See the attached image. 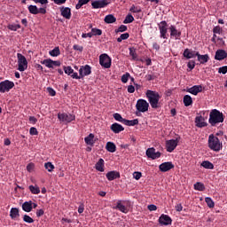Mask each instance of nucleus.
Instances as JSON below:
<instances>
[{"mask_svg": "<svg viewBox=\"0 0 227 227\" xmlns=\"http://www.w3.org/2000/svg\"><path fill=\"white\" fill-rule=\"evenodd\" d=\"M208 121L212 127H215L217 123H223L224 121V114L217 109H213L209 114Z\"/></svg>", "mask_w": 227, "mask_h": 227, "instance_id": "f257e3e1", "label": "nucleus"}, {"mask_svg": "<svg viewBox=\"0 0 227 227\" xmlns=\"http://www.w3.org/2000/svg\"><path fill=\"white\" fill-rule=\"evenodd\" d=\"M145 96L148 98L151 107H153V109H157L159 107V100H160V95H159V92L148 90Z\"/></svg>", "mask_w": 227, "mask_h": 227, "instance_id": "f03ea898", "label": "nucleus"}, {"mask_svg": "<svg viewBox=\"0 0 227 227\" xmlns=\"http://www.w3.org/2000/svg\"><path fill=\"white\" fill-rule=\"evenodd\" d=\"M207 145L208 148L213 150V152H220L221 148H223V144H221L219 138L214 136V134L209 135Z\"/></svg>", "mask_w": 227, "mask_h": 227, "instance_id": "7ed1b4c3", "label": "nucleus"}, {"mask_svg": "<svg viewBox=\"0 0 227 227\" xmlns=\"http://www.w3.org/2000/svg\"><path fill=\"white\" fill-rule=\"evenodd\" d=\"M148 107H150V104H148L146 100L138 99L136 104V115L141 116V113H146V111H148Z\"/></svg>", "mask_w": 227, "mask_h": 227, "instance_id": "20e7f679", "label": "nucleus"}, {"mask_svg": "<svg viewBox=\"0 0 227 227\" xmlns=\"http://www.w3.org/2000/svg\"><path fill=\"white\" fill-rule=\"evenodd\" d=\"M18 58V70L20 72H24V70H27V59L21 53H17Z\"/></svg>", "mask_w": 227, "mask_h": 227, "instance_id": "39448f33", "label": "nucleus"}, {"mask_svg": "<svg viewBox=\"0 0 227 227\" xmlns=\"http://www.w3.org/2000/svg\"><path fill=\"white\" fill-rule=\"evenodd\" d=\"M58 118L61 123H70L75 120V115L72 114L59 113Z\"/></svg>", "mask_w": 227, "mask_h": 227, "instance_id": "423d86ee", "label": "nucleus"}, {"mask_svg": "<svg viewBox=\"0 0 227 227\" xmlns=\"http://www.w3.org/2000/svg\"><path fill=\"white\" fill-rule=\"evenodd\" d=\"M99 65L103 67V68H111V57L106 53H103L99 56Z\"/></svg>", "mask_w": 227, "mask_h": 227, "instance_id": "0eeeda50", "label": "nucleus"}, {"mask_svg": "<svg viewBox=\"0 0 227 227\" xmlns=\"http://www.w3.org/2000/svg\"><path fill=\"white\" fill-rule=\"evenodd\" d=\"M15 86V83L13 82H10L8 80H5L4 82H0V93H6V91H10L12 88Z\"/></svg>", "mask_w": 227, "mask_h": 227, "instance_id": "6e6552de", "label": "nucleus"}, {"mask_svg": "<svg viewBox=\"0 0 227 227\" xmlns=\"http://www.w3.org/2000/svg\"><path fill=\"white\" fill-rule=\"evenodd\" d=\"M160 30V38L168 39V22L166 20L161 21L158 25Z\"/></svg>", "mask_w": 227, "mask_h": 227, "instance_id": "1a4fd4ad", "label": "nucleus"}, {"mask_svg": "<svg viewBox=\"0 0 227 227\" xmlns=\"http://www.w3.org/2000/svg\"><path fill=\"white\" fill-rule=\"evenodd\" d=\"M42 65H45L47 68H54V67H61V62L59 60H52L51 59H46L41 61Z\"/></svg>", "mask_w": 227, "mask_h": 227, "instance_id": "9d476101", "label": "nucleus"}, {"mask_svg": "<svg viewBox=\"0 0 227 227\" xmlns=\"http://www.w3.org/2000/svg\"><path fill=\"white\" fill-rule=\"evenodd\" d=\"M176 146H178V138L166 141V150L169 153H171V152H174Z\"/></svg>", "mask_w": 227, "mask_h": 227, "instance_id": "9b49d317", "label": "nucleus"}, {"mask_svg": "<svg viewBox=\"0 0 227 227\" xmlns=\"http://www.w3.org/2000/svg\"><path fill=\"white\" fill-rule=\"evenodd\" d=\"M146 156L149 159H152L153 160H155V159H159L160 157V152H156L155 148H148L145 152Z\"/></svg>", "mask_w": 227, "mask_h": 227, "instance_id": "f8f14e48", "label": "nucleus"}, {"mask_svg": "<svg viewBox=\"0 0 227 227\" xmlns=\"http://www.w3.org/2000/svg\"><path fill=\"white\" fill-rule=\"evenodd\" d=\"M170 38H175V40H180V36H182V31L176 29V27L171 25L169 27Z\"/></svg>", "mask_w": 227, "mask_h": 227, "instance_id": "ddd939ff", "label": "nucleus"}, {"mask_svg": "<svg viewBox=\"0 0 227 227\" xmlns=\"http://www.w3.org/2000/svg\"><path fill=\"white\" fill-rule=\"evenodd\" d=\"M173 168H175V165H173V162L171 161L163 162L159 166V169L162 173L170 171V169H173Z\"/></svg>", "mask_w": 227, "mask_h": 227, "instance_id": "4468645a", "label": "nucleus"}, {"mask_svg": "<svg viewBox=\"0 0 227 227\" xmlns=\"http://www.w3.org/2000/svg\"><path fill=\"white\" fill-rule=\"evenodd\" d=\"M160 224H162V226H168L173 223V220L169 215H161L159 218Z\"/></svg>", "mask_w": 227, "mask_h": 227, "instance_id": "2eb2a0df", "label": "nucleus"}, {"mask_svg": "<svg viewBox=\"0 0 227 227\" xmlns=\"http://www.w3.org/2000/svg\"><path fill=\"white\" fill-rule=\"evenodd\" d=\"M187 93H191L192 95H198V93H201L203 91V86L201 85H194L186 90Z\"/></svg>", "mask_w": 227, "mask_h": 227, "instance_id": "dca6fc26", "label": "nucleus"}, {"mask_svg": "<svg viewBox=\"0 0 227 227\" xmlns=\"http://www.w3.org/2000/svg\"><path fill=\"white\" fill-rule=\"evenodd\" d=\"M90 74H91V67H90L89 65L82 67L79 69V75H81L82 79V77H86V75H90Z\"/></svg>", "mask_w": 227, "mask_h": 227, "instance_id": "f3484780", "label": "nucleus"}, {"mask_svg": "<svg viewBox=\"0 0 227 227\" xmlns=\"http://www.w3.org/2000/svg\"><path fill=\"white\" fill-rule=\"evenodd\" d=\"M60 13L62 17H64V19H67V20L72 18V10L69 7H61Z\"/></svg>", "mask_w": 227, "mask_h": 227, "instance_id": "a211bd4d", "label": "nucleus"}, {"mask_svg": "<svg viewBox=\"0 0 227 227\" xmlns=\"http://www.w3.org/2000/svg\"><path fill=\"white\" fill-rule=\"evenodd\" d=\"M198 54H199L198 51L185 49L183 53V56H184V58H186V59H192V58H196V56H198Z\"/></svg>", "mask_w": 227, "mask_h": 227, "instance_id": "6ab92c4d", "label": "nucleus"}, {"mask_svg": "<svg viewBox=\"0 0 227 227\" xmlns=\"http://www.w3.org/2000/svg\"><path fill=\"white\" fill-rule=\"evenodd\" d=\"M227 58V52L224 50H217L215 51V59L217 61H223V59H225Z\"/></svg>", "mask_w": 227, "mask_h": 227, "instance_id": "aec40b11", "label": "nucleus"}, {"mask_svg": "<svg viewBox=\"0 0 227 227\" xmlns=\"http://www.w3.org/2000/svg\"><path fill=\"white\" fill-rule=\"evenodd\" d=\"M106 4L107 3L106 2V0H96L91 3V6L92 8H94V10H97L98 8H106Z\"/></svg>", "mask_w": 227, "mask_h": 227, "instance_id": "412c9836", "label": "nucleus"}, {"mask_svg": "<svg viewBox=\"0 0 227 227\" xmlns=\"http://www.w3.org/2000/svg\"><path fill=\"white\" fill-rule=\"evenodd\" d=\"M195 125L201 129L203 127H207V122H205V118L201 115H199L195 118Z\"/></svg>", "mask_w": 227, "mask_h": 227, "instance_id": "4be33fe9", "label": "nucleus"}, {"mask_svg": "<svg viewBox=\"0 0 227 227\" xmlns=\"http://www.w3.org/2000/svg\"><path fill=\"white\" fill-rule=\"evenodd\" d=\"M111 130L114 133V134H120V132H123V130H125V128H123V126H121V124L119 123H114L111 125Z\"/></svg>", "mask_w": 227, "mask_h": 227, "instance_id": "5701e85b", "label": "nucleus"}, {"mask_svg": "<svg viewBox=\"0 0 227 227\" xmlns=\"http://www.w3.org/2000/svg\"><path fill=\"white\" fill-rule=\"evenodd\" d=\"M106 178L109 180V182H113V180H116V178H120V172L110 171L106 173Z\"/></svg>", "mask_w": 227, "mask_h": 227, "instance_id": "b1692460", "label": "nucleus"}, {"mask_svg": "<svg viewBox=\"0 0 227 227\" xmlns=\"http://www.w3.org/2000/svg\"><path fill=\"white\" fill-rule=\"evenodd\" d=\"M198 61L201 65H205V63H208V59H210V57H208V54L200 55V53H197Z\"/></svg>", "mask_w": 227, "mask_h": 227, "instance_id": "393cba45", "label": "nucleus"}, {"mask_svg": "<svg viewBox=\"0 0 227 227\" xmlns=\"http://www.w3.org/2000/svg\"><path fill=\"white\" fill-rule=\"evenodd\" d=\"M24 212H31L33 210V201H26L22 204Z\"/></svg>", "mask_w": 227, "mask_h": 227, "instance_id": "a878e982", "label": "nucleus"}, {"mask_svg": "<svg viewBox=\"0 0 227 227\" xmlns=\"http://www.w3.org/2000/svg\"><path fill=\"white\" fill-rule=\"evenodd\" d=\"M84 141H85L86 145L93 146V145H95V135L90 133L88 137H86L84 138Z\"/></svg>", "mask_w": 227, "mask_h": 227, "instance_id": "bb28decb", "label": "nucleus"}, {"mask_svg": "<svg viewBox=\"0 0 227 227\" xmlns=\"http://www.w3.org/2000/svg\"><path fill=\"white\" fill-rule=\"evenodd\" d=\"M20 216V214H19V208H17V207L11 208V211H10L11 219L15 220Z\"/></svg>", "mask_w": 227, "mask_h": 227, "instance_id": "cd10ccee", "label": "nucleus"}, {"mask_svg": "<svg viewBox=\"0 0 227 227\" xmlns=\"http://www.w3.org/2000/svg\"><path fill=\"white\" fill-rule=\"evenodd\" d=\"M106 150H107V152H110V153H114V152H116V145H114V143L113 142H107L106 145Z\"/></svg>", "mask_w": 227, "mask_h": 227, "instance_id": "c85d7f7f", "label": "nucleus"}, {"mask_svg": "<svg viewBox=\"0 0 227 227\" xmlns=\"http://www.w3.org/2000/svg\"><path fill=\"white\" fill-rule=\"evenodd\" d=\"M104 21L106 24H114V22H116V17L113 14H108L105 17Z\"/></svg>", "mask_w": 227, "mask_h": 227, "instance_id": "c756f323", "label": "nucleus"}, {"mask_svg": "<svg viewBox=\"0 0 227 227\" xmlns=\"http://www.w3.org/2000/svg\"><path fill=\"white\" fill-rule=\"evenodd\" d=\"M120 212H122L123 214H127L129 210L127 209V207H125L123 204H121V200L117 201V205L115 207Z\"/></svg>", "mask_w": 227, "mask_h": 227, "instance_id": "7c9ffc66", "label": "nucleus"}, {"mask_svg": "<svg viewBox=\"0 0 227 227\" xmlns=\"http://www.w3.org/2000/svg\"><path fill=\"white\" fill-rule=\"evenodd\" d=\"M183 102L185 107H189V106H192V98L189 95H185L183 98Z\"/></svg>", "mask_w": 227, "mask_h": 227, "instance_id": "2f4dec72", "label": "nucleus"}, {"mask_svg": "<svg viewBox=\"0 0 227 227\" xmlns=\"http://www.w3.org/2000/svg\"><path fill=\"white\" fill-rule=\"evenodd\" d=\"M138 124H139V120L137 119L131 120V121L125 119L124 121V125H128V127H134V125H138Z\"/></svg>", "mask_w": 227, "mask_h": 227, "instance_id": "473e14b6", "label": "nucleus"}, {"mask_svg": "<svg viewBox=\"0 0 227 227\" xmlns=\"http://www.w3.org/2000/svg\"><path fill=\"white\" fill-rule=\"evenodd\" d=\"M96 169H97V171H100L101 173H103V171H104V160L103 159H99V160L96 163Z\"/></svg>", "mask_w": 227, "mask_h": 227, "instance_id": "72a5a7b5", "label": "nucleus"}, {"mask_svg": "<svg viewBox=\"0 0 227 227\" xmlns=\"http://www.w3.org/2000/svg\"><path fill=\"white\" fill-rule=\"evenodd\" d=\"M200 166H202V168H205V169H214V164L208 160L202 161Z\"/></svg>", "mask_w": 227, "mask_h": 227, "instance_id": "f704fd0d", "label": "nucleus"}, {"mask_svg": "<svg viewBox=\"0 0 227 227\" xmlns=\"http://www.w3.org/2000/svg\"><path fill=\"white\" fill-rule=\"evenodd\" d=\"M49 54L53 58L59 56V54H61V51H59V47H55L53 50L49 51Z\"/></svg>", "mask_w": 227, "mask_h": 227, "instance_id": "c9c22d12", "label": "nucleus"}, {"mask_svg": "<svg viewBox=\"0 0 227 227\" xmlns=\"http://www.w3.org/2000/svg\"><path fill=\"white\" fill-rule=\"evenodd\" d=\"M129 56H131L133 61H137L139 59H137V52H136V49L129 48Z\"/></svg>", "mask_w": 227, "mask_h": 227, "instance_id": "e433bc0d", "label": "nucleus"}, {"mask_svg": "<svg viewBox=\"0 0 227 227\" xmlns=\"http://www.w3.org/2000/svg\"><path fill=\"white\" fill-rule=\"evenodd\" d=\"M28 12L32 13V15H38V7L36 5H29Z\"/></svg>", "mask_w": 227, "mask_h": 227, "instance_id": "4c0bfd02", "label": "nucleus"}, {"mask_svg": "<svg viewBox=\"0 0 227 227\" xmlns=\"http://www.w3.org/2000/svg\"><path fill=\"white\" fill-rule=\"evenodd\" d=\"M44 168L45 169H47V171H49V173H52V171H54V165L52 164V162L48 161L46 163H44Z\"/></svg>", "mask_w": 227, "mask_h": 227, "instance_id": "58836bf2", "label": "nucleus"}, {"mask_svg": "<svg viewBox=\"0 0 227 227\" xmlns=\"http://www.w3.org/2000/svg\"><path fill=\"white\" fill-rule=\"evenodd\" d=\"M30 192H32V194H40V187L38 186H34V185H30L28 187Z\"/></svg>", "mask_w": 227, "mask_h": 227, "instance_id": "ea45409f", "label": "nucleus"}, {"mask_svg": "<svg viewBox=\"0 0 227 227\" xmlns=\"http://www.w3.org/2000/svg\"><path fill=\"white\" fill-rule=\"evenodd\" d=\"M205 201L209 208H214V207H215V204L214 203V200H212V198L206 197Z\"/></svg>", "mask_w": 227, "mask_h": 227, "instance_id": "a19ab883", "label": "nucleus"}, {"mask_svg": "<svg viewBox=\"0 0 227 227\" xmlns=\"http://www.w3.org/2000/svg\"><path fill=\"white\" fill-rule=\"evenodd\" d=\"M194 189L195 191H204L205 190V184H203L202 183L200 182H198L194 184Z\"/></svg>", "mask_w": 227, "mask_h": 227, "instance_id": "79ce46f5", "label": "nucleus"}, {"mask_svg": "<svg viewBox=\"0 0 227 227\" xmlns=\"http://www.w3.org/2000/svg\"><path fill=\"white\" fill-rule=\"evenodd\" d=\"M7 27L10 31H17V29H20V24H9Z\"/></svg>", "mask_w": 227, "mask_h": 227, "instance_id": "37998d69", "label": "nucleus"}, {"mask_svg": "<svg viewBox=\"0 0 227 227\" xmlns=\"http://www.w3.org/2000/svg\"><path fill=\"white\" fill-rule=\"evenodd\" d=\"M131 22H134V16L128 14L123 20V24H131Z\"/></svg>", "mask_w": 227, "mask_h": 227, "instance_id": "c03bdc74", "label": "nucleus"}, {"mask_svg": "<svg viewBox=\"0 0 227 227\" xmlns=\"http://www.w3.org/2000/svg\"><path fill=\"white\" fill-rule=\"evenodd\" d=\"M114 118L116 120V121H120L121 123H125V119L121 117V114H114Z\"/></svg>", "mask_w": 227, "mask_h": 227, "instance_id": "a18cd8bd", "label": "nucleus"}, {"mask_svg": "<svg viewBox=\"0 0 227 227\" xmlns=\"http://www.w3.org/2000/svg\"><path fill=\"white\" fill-rule=\"evenodd\" d=\"M129 36H130L129 33L121 34L120 37L117 38V42L121 43L123 40H128Z\"/></svg>", "mask_w": 227, "mask_h": 227, "instance_id": "49530a36", "label": "nucleus"}, {"mask_svg": "<svg viewBox=\"0 0 227 227\" xmlns=\"http://www.w3.org/2000/svg\"><path fill=\"white\" fill-rule=\"evenodd\" d=\"M23 221H24V223H28V224L35 223V220L27 215H24Z\"/></svg>", "mask_w": 227, "mask_h": 227, "instance_id": "de8ad7c7", "label": "nucleus"}, {"mask_svg": "<svg viewBox=\"0 0 227 227\" xmlns=\"http://www.w3.org/2000/svg\"><path fill=\"white\" fill-rule=\"evenodd\" d=\"M90 33L92 34V36H100L102 35V30L98 28H92Z\"/></svg>", "mask_w": 227, "mask_h": 227, "instance_id": "09e8293b", "label": "nucleus"}, {"mask_svg": "<svg viewBox=\"0 0 227 227\" xmlns=\"http://www.w3.org/2000/svg\"><path fill=\"white\" fill-rule=\"evenodd\" d=\"M129 78H130V74L129 73H126L121 76V82H123L124 84H126V82H129Z\"/></svg>", "mask_w": 227, "mask_h": 227, "instance_id": "8fccbe9b", "label": "nucleus"}, {"mask_svg": "<svg viewBox=\"0 0 227 227\" xmlns=\"http://www.w3.org/2000/svg\"><path fill=\"white\" fill-rule=\"evenodd\" d=\"M64 72L67 75H71V74L74 72V70L72 69V67H64Z\"/></svg>", "mask_w": 227, "mask_h": 227, "instance_id": "3c124183", "label": "nucleus"}, {"mask_svg": "<svg viewBox=\"0 0 227 227\" xmlns=\"http://www.w3.org/2000/svg\"><path fill=\"white\" fill-rule=\"evenodd\" d=\"M29 134L30 136H38V129H36L35 127H32L30 128Z\"/></svg>", "mask_w": 227, "mask_h": 227, "instance_id": "603ef678", "label": "nucleus"}, {"mask_svg": "<svg viewBox=\"0 0 227 227\" xmlns=\"http://www.w3.org/2000/svg\"><path fill=\"white\" fill-rule=\"evenodd\" d=\"M218 74H223V75L227 74V66H223L218 68Z\"/></svg>", "mask_w": 227, "mask_h": 227, "instance_id": "864d4df0", "label": "nucleus"}, {"mask_svg": "<svg viewBox=\"0 0 227 227\" xmlns=\"http://www.w3.org/2000/svg\"><path fill=\"white\" fill-rule=\"evenodd\" d=\"M124 31H127V26L121 25L116 30V33H124Z\"/></svg>", "mask_w": 227, "mask_h": 227, "instance_id": "5fc2aeb1", "label": "nucleus"}, {"mask_svg": "<svg viewBox=\"0 0 227 227\" xmlns=\"http://www.w3.org/2000/svg\"><path fill=\"white\" fill-rule=\"evenodd\" d=\"M187 67L188 68H190V70H194V67H196V62H194V60H191L188 62Z\"/></svg>", "mask_w": 227, "mask_h": 227, "instance_id": "6e6d98bb", "label": "nucleus"}, {"mask_svg": "<svg viewBox=\"0 0 227 227\" xmlns=\"http://www.w3.org/2000/svg\"><path fill=\"white\" fill-rule=\"evenodd\" d=\"M141 176H143V174H141V172L133 173V178H135V180H140Z\"/></svg>", "mask_w": 227, "mask_h": 227, "instance_id": "4d7b16f0", "label": "nucleus"}, {"mask_svg": "<svg viewBox=\"0 0 227 227\" xmlns=\"http://www.w3.org/2000/svg\"><path fill=\"white\" fill-rule=\"evenodd\" d=\"M47 91L51 97H56V90H54V89L48 87Z\"/></svg>", "mask_w": 227, "mask_h": 227, "instance_id": "13d9d810", "label": "nucleus"}, {"mask_svg": "<svg viewBox=\"0 0 227 227\" xmlns=\"http://www.w3.org/2000/svg\"><path fill=\"white\" fill-rule=\"evenodd\" d=\"M35 4H48L49 0H33Z\"/></svg>", "mask_w": 227, "mask_h": 227, "instance_id": "bf43d9fd", "label": "nucleus"}, {"mask_svg": "<svg viewBox=\"0 0 227 227\" xmlns=\"http://www.w3.org/2000/svg\"><path fill=\"white\" fill-rule=\"evenodd\" d=\"M221 27L216 26L213 28V33H215V35H221Z\"/></svg>", "mask_w": 227, "mask_h": 227, "instance_id": "052dcab7", "label": "nucleus"}, {"mask_svg": "<svg viewBox=\"0 0 227 227\" xmlns=\"http://www.w3.org/2000/svg\"><path fill=\"white\" fill-rule=\"evenodd\" d=\"M147 208L150 212H155V210H157V206L151 204L147 206Z\"/></svg>", "mask_w": 227, "mask_h": 227, "instance_id": "680f3d73", "label": "nucleus"}, {"mask_svg": "<svg viewBox=\"0 0 227 227\" xmlns=\"http://www.w3.org/2000/svg\"><path fill=\"white\" fill-rule=\"evenodd\" d=\"M73 49L74 50V51H79L80 52H82V51H83V47L82 46H81V45H79V44H74V46H73Z\"/></svg>", "mask_w": 227, "mask_h": 227, "instance_id": "e2e57ef3", "label": "nucleus"}, {"mask_svg": "<svg viewBox=\"0 0 227 227\" xmlns=\"http://www.w3.org/2000/svg\"><path fill=\"white\" fill-rule=\"evenodd\" d=\"M34 169H35V164L29 163V164L27 166V170L28 171V173H31Z\"/></svg>", "mask_w": 227, "mask_h": 227, "instance_id": "0e129e2a", "label": "nucleus"}, {"mask_svg": "<svg viewBox=\"0 0 227 227\" xmlns=\"http://www.w3.org/2000/svg\"><path fill=\"white\" fill-rule=\"evenodd\" d=\"M43 214H45V211H43V209H37L36 210V216L37 217H42V215H43Z\"/></svg>", "mask_w": 227, "mask_h": 227, "instance_id": "69168bd1", "label": "nucleus"}, {"mask_svg": "<svg viewBox=\"0 0 227 227\" xmlns=\"http://www.w3.org/2000/svg\"><path fill=\"white\" fill-rule=\"evenodd\" d=\"M134 91H136V87H134L133 85H129L128 93H134Z\"/></svg>", "mask_w": 227, "mask_h": 227, "instance_id": "338daca9", "label": "nucleus"}, {"mask_svg": "<svg viewBox=\"0 0 227 227\" xmlns=\"http://www.w3.org/2000/svg\"><path fill=\"white\" fill-rule=\"evenodd\" d=\"M84 212V204H81L78 207V214H82Z\"/></svg>", "mask_w": 227, "mask_h": 227, "instance_id": "774afa93", "label": "nucleus"}]
</instances>
